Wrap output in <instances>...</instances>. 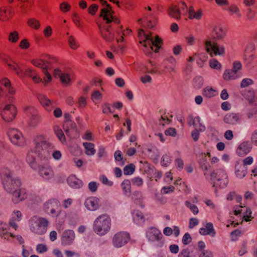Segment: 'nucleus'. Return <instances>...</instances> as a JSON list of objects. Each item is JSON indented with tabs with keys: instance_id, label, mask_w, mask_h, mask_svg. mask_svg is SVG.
<instances>
[{
	"instance_id": "f257e3e1",
	"label": "nucleus",
	"mask_w": 257,
	"mask_h": 257,
	"mask_svg": "<svg viewBox=\"0 0 257 257\" xmlns=\"http://www.w3.org/2000/svg\"><path fill=\"white\" fill-rule=\"evenodd\" d=\"M1 173L4 175L2 179L4 188L12 195L13 202L16 204L25 199L27 197V191L21 187L20 178L15 176L8 168H3Z\"/></svg>"
},
{
	"instance_id": "f03ea898",
	"label": "nucleus",
	"mask_w": 257,
	"mask_h": 257,
	"mask_svg": "<svg viewBox=\"0 0 257 257\" xmlns=\"http://www.w3.org/2000/svg\"><path fill=\"white\" fill-rule=\"evenodd\" d=\"M34 142L35 151L38 158L42 161H47L51 159V156L55 161H59L62 158L60 151L55 150L54 146L43 135L35 137Z\"/></svg>"
},
{
	"instance_id": "7ed1b4c3",
	"label": "nucleus",
	"mask_w": 257,
	"mask_h": 257,
	"mask_svg": "<svg viewBox=\"0 0 257 257\" xmlns=\"http://www.w3.org/2000/svg\"><path fill=\"white\" fill-rule=\"evenodd\" d=\"M111 225V220L110 217L106 214H103L94 220L93 229L97 234L103 236L109 231Z\"/></svg>"
},
{
	"instance_id": "20e7f679",
	"label": "nucleus",
	"mask_w": 257,
	"mask_h": 257,
	"mask_svg": "<svg viewBox=\"0 0 257 257\" xmlns=\"http://www.w3.org/2000/svg\"><path fill=\"white\" fill-rule=\"evenodd\" d=\"M49 223L46 218L34 216L29 221L30 229L34 233L42 235L46 232Z\"/></svg>"
},
{
	"instance_id": "39448f33",
	"label": "nucleus",
	"mask_w": 257,
	"mask_h": 257,
	"mask_svg": "<svg viewBox=\"0 0 257 257\" xmlns=\"http://www.w3.org/2000/svg\"><path fill=\"white\" fill-rule=\"evenodd\" d=\"M210 176L213 187L215 188H224L228 183V176L223 168L214 170Z\"/></svg>"
},
{
	"instance_id": "423d86ee",
	"label": "nucleus",
	"mask_w": 257,
	"mask_h": 257,
	"mask_svg": "<svg viewBox=\"0 0 257 257\" xmlns=\"http://www.w3.org/2000/svg\"><path fill=\"white\" fill-rule=\"evenodd\" d=\"M142 34L143 35L145 39L143 41H141L140 43L144 47L150 48L152 51L158 52L161 48L160 45L162 43V40L159 36H156L154 39L151 35L145 34L143 29H140L139 31V35L140 36Z\"/></svg>"
},
{
	"instance_id": "0eeeda50",
	"label": "nucleus",
	"mask_w": 257,
	"mask_h": 257,
	"mask_svg": "<svg viewBox=\"0 0 257 257\" xmlns=\"http://www.w3.org/2000/svg\"><path fill=\"white\" fill-rule=\"evenodd\" d=\"M54 59L50 56L46 55L43 59H35L32 61V64L42 69L45 74L44 80L46 82H49L51 80V74L48 72V65H51Z\"/></svg>"
},
{
	"instance_id": "6e6552de",
	"label": "nucleus",
	"mask_w": 257,
	"mask_h": 257,
	"mask_svg": "<svg viewBox=\"0 0 257 257\" xmlns=\"http://www.w3.org/2000/svg\"><path fill=\"white\" fill-rule=\"evenodd\" d=\"M60 202L58 199L51 198L46 201L43 204V210L48 215L52 217L58 216L60 212Z\"/></svg>"
},
{
	"instance_id": "1a4fd4ad",
	"label": "nucleus",
	"mask_w": 257,
	"mask_h": 257,
	"mask_svg": "<svg viewBox=\"0 0 257 257\" xmlns=\"http://www.w3.org/2000/svg\"><path fill=\"white\" fill-rule=\"evenodd\" d=\"M206 51L211 57L214 55L222 56L224 54V47L223 45H218L215 42L207 40L205 42Z\"/></svg>"
},
{
	"instance_id": "9d476101",
	"label": "nucleus",
	"mask_w": 257,
	"mask_h": 257,
	"mask_svg": "<svg viewBox=\"0 0 257 257\" xmlns=\"http://www.w3.org/2000/svg\"><path fill=\"white\" fill-rule=\"evenodd\" d=\"M146 236L149 242H156L160 246L163 244V235L161 231L156 227H151L148 228L146 232Z\"/></svg>"
},
{
	"instance_id": "9b49d317",
	"label": "nucleus",
	"mask_w": 257,
	"mask_h": 257,
	"mask_svg": "<svg viewBox=\"0 0 257 257\" xmlns=\"http://www.w3.org/2000/svg\"><path fill=\"white\" fill-rule=\"evenodd\" d=\"M37 170L38 175L45 181H49L54 177V171L52 167L48 164L40 165Z\"/></svg>"
},
{
	"instance_id": "f8f14e48",
	"label": "nucleus",
	"mask_w": 257,
	"mask_h": 257,
	"mask_svg": "<svg viewBox=\"0 0 257 257\" xmlns=\"http://www.w3.org/2000/svg\"><path fill=\"white\" fill-rule=\"evenodd\" d=\"M8 134L10 141L13 144L19 147L24 145L25 139L19 130L15 128L10 129Z\"/></svg>"
},
{
	"instance_id": "ddd939ff",
	"label": "nucleus",
	"mask_w": 257,
	"mask_h": 257,
	"mask_svg": "<svg viewBox=\"0 0 257 257\" xmlns=\"http://www.w3.org/2000/svg\"><path fill=\"white\" fill-rule=\"evenodd\" d=\"M130 239V235L126 232H119L116 233L112 238L114 246L119 248L124 245Z\"/></svg>"
},
{
	"instance_id": "4468645a",
	"label": "nucleus",
	"mask_w": 257,
	"mask_h": 257,
	"mask_svg": "<svg viewBox=\"0 0 257 257\" xmlns=\"http://www.w3.org/2000/svg\"><path fill=\"white\" fill-rule=\"evenodd\" d=\"M101 37L107 42H111L114 39V33L111 25L98 26Z\"/></svg>"
},
{
	"instance_id": "2eb2a0df",
	"label": "nucleus",
	"mask_w": 257,
	"mask_h": 257,
	"mask_svg": "<svg viewBox=\"0 0 257 257\" xmlns=\"http://www.w3.org/2000/svg\"><path fill=\"white\" fill-rule=\"evenodd\" d=\"M113 12L111 10V7L108 4H107L106 8H104L101 11L100 16L103 18V20L106 21L107 25H110L112 22H114L116 24L120 23L119 20L113 16Z\"/></svg>"
},
{
	"instance_id": "dca6fc26",
	"label": "nucleus",
	"mask_w": 257,
	"mask_h": 257,
	"mask_svg": "<svg viewBox=\"0 0 257 257\" xmlns=\"http://www.w3.org/2000/svg\"><path fill=\"white\" fill-rule=\"evenodd\" d=\"M17 114L16 108L12 104H7L1 112L3 119L7 122L12 121Z\"/></svg>"
},
{
	"instance_id": "f3484780",
	"label": "nucleus",
	"mask_w": 257,
	"mask_h": 257,
	"mask_svg": "<svg viewBox=\"0 0 257 257\" xmlns=\"http://www.w3.org/2000/svg\"><path fill=\"white\" fill-rule=\"evenodd\" d=\"M75 238V234L73 230L67 229L65 230L61 237V243L63 245L71 244Z\"/></svg>"
},
{
	"instance_id": "a211bd4d",
	"label": "nucleus",
	"mask_w": 257,
	"mask_h": 257,
	"mask_svg": "<svg viewBox=\"0 0 257 257\" xmlns=\"http://www.w3.org/2000/svg\"><path fill=\"white\" fill-rule=\"evenodd\" d=\"M8 92L10 95L15 94V91L12 87L10 81L7 78L3 79L0 81V95Z\"/></svg>"
},
{
	"instance_id": "6ab92c4d",
	"label": "nucleus",
	"mask_w": 257,
	"mask_h": 257,
	"mask_svg": "<svg viewBox=\"0 0 257 257\" xmlns=\"http://www.w3.org/2000/svg\"><path fill=\"white\" fill-rule=\"evenodd\" d=\"M25 111L28 115H31L29 124L32 127L35 126L39 121V117L35 114L36 109L33 106H26Z\"/></svg>"
},
{
	"instance_id": "aec40b11",
	"label": "nucleus",
	"mask_w": 257,
	"mask_h": 257,
	"mask_svg": "<svg viewBox=\"0 0 257 257\" xmlns=\"http://www.w3.org/2000/svg\"><path fill=\"white\" fill-rule=\"evenodd\" d=\"M84 205L88 210H96L99 206V200L96 197H88L85 200Z\"/></svg>"
},
{
	"instance_id": "412c9836",
	"label": "nucleus",
	"mask_w": 257,
	"mask_h": 257,
	"mask_svg": "<svg viewBox=\"0 0 257 257\" xmlns=\"http://www.w3.org/2000/svg\"><path fill=\"white\" fill-rule=\"evenodd\" d=\"M251 149V143L249 141H244L238 146L236 152L239 156H243L249 153Z\"/></svg>"
},
{
	"instance_id": "4be33fe9",
	"label": "nucleus",
	"mask_w": 257,
	"mask_h": 257,
	"mask_svg": "<svg viewBox=\"0 0 257 257\" xmlns=\"http://www.w3.org/2000/svg\"><path fill=\"white\" fill-rule=\"evenodd\" d=\"M53 75L56 78H59L61 83L64 84H68L71 81L69 73L63 72L59 68L54 70Z\"/></svg>"
},
{
	"instance_id": "5701e85b",
	"label": "nucleus",
	"mask_w": 257,
	"mask_h": 257,
	"mask_svg": "<svg viewBox=\"0 0 257 257\" xmlns=\"http://www.w3.org/2000/svg\"><path fill=\"white\" fill-rule=\"evenodd\" d=\"M241 115L238 113L229 112L227 113L223 119L226 123L234 125L240 121Z\"/></svg>"
},
{
	"instance_id": "b1692460",
	"label": "nucleus",
	"mask_w": 257,
	"mask_h": 257,
	"mask_svg": "<svg viewBox=\"0 0 257 257\" xmlns=\"http://www.w3.org/2000/svg\"><path fill=\"white\" fill-rule=\"evenodd\" d=\"M247 168L243 164H242L241 161H237L235 165V174L239 179H242L247 174Z\"/></svg>"
},
{
	"instance_id": "393cba45",
	"label": "nucleus",
	"mask_w": 257,
	"mask_h": 257,
	"mask_svg": "<svg viewBox=\"0 0 257 257\" xmlns=\"http://www.w3.org/2000/svg\"><path fill=\"white\" fill-rule=\"evenodd\" d=\"M201 118L199 116L193 117L190 115L189 117L188 124L191 126L193 125L195 128H199L200 132H203L205 130V126L201 122Z\"/></svg>"
},
{
	"instance_id": "a878e982",
	"label": "nucleus",
	"mask_w": 257,
	"mask_h": 257,
	"mask_svg": "<svg viewBox=\"0 0 257 257\" xmlns=\"http://www.w3.org/2000/svg\"><path fill=\"white\" fill-rule=\"evenodd\" d=\"M199 233L202 235H210L214 237L216 235V232L213 227V224L211 222L207 223L205 227L201 228L199 229Z\"/></svg>"
},
{
	"instance_id": "bb28decb",
	"label": "nucleus",
	"mask_w": 257,
	"mask_h": 257,
	"mask_svg": "<svg viewBox=\"0 0 257 257\" xmlns=\"http://www.w3.org/2000/svg\"><path fill=\"white\" fill-rule=\"evenodd\" d=\"M34 154L37 155L35 151V148L33 150H31L28 153L26 157V161L32 169L34 170H37L39 165L37 163Z\"/></svg>"
},
{
	"instance_id": "cd10ccee",
	"label": "nucleus",
	"mask_w": 257,
	"mask_h": 257,
	"mask_svg": "<svg viewBox=\"0 0 257 257\" xmlns=\"http://www.w3.org/2000/svg\"><path fill=\"white\" fill-rule=\"evenodd\" d=\"M67 182L70 187L75 189L80 188L83 185L82 181L74 175H71L68 177Z\"/></svg>"
},
{
	"instance_id": "c85d7f7f",
	"label": "nucleus",
	"mask_w": 257,
	"mask_h": 257,
	"mask_svg": "<svg viewBox=\"0 0 257 257\" xmlns=\"http://www.w3.org/2000/svg\"><path fill=\"white\" fill-rule=\"evenodd\" d=\"M38 99L46 110L51 111L52 110L53 108L52 102L46 96L43 94H39L38 95Z\"/></svg>"
},
{
	"instance_id": "c756f323",
	"label": "nucleus",
	"mask_w": 257,
	"mask_h": 257,
	"mask_svg": "<svg viewBox=\"0 0 257 257\" xmlns=\"http://www.w3.org/2000/svg\"><path fill=\"white\" fill-rule=\"evenodd\" d=\"M134 223L137 225H141L145 221V218L143 213L138 210H135L132 212Z\"/></svg>"
},
{
	"instance_id": "7c9ffc66",
	"label": "nucleus",
	"mask_w": 257,
	"mask_h": 257,
	"mask_svg": "<svg viewBox=\"0 0 257 257\" xmlns=\"http://www.w3.org/2000/svg\"><path fill=\"white\" fill-rule=\"evenodd\" d=\"M242 95L250 103H254L255 104H257V96H255V92L252 89H249L246 90L242 93Z\"/></svg>"
},
{
	"instance_id": "2f4dec72",
	"label": "nucleus",
	"mask_w": 257,
	"mask_h": 257,
	"mask_svg": "<svg viewBox=\"0 0 257 257\" xmlns=\"http://www.w3.org/2000/svg\"><path fill=\"white\" fill-rule=\"evenodd\" d=\"M131 182L128 179L123 180L121 184V187L125 196L129 197L131 193Z\"/></svg>"
},
{
	"instance_id": "473e14b6",
	"label": "nucleus",
	"mask_w": 257,
	"mask_h": 257,
	"mask_svg": "<svg viewBox=\"0 0 257 257\" xmlns=\"http://www.w3.org/2000/svg\"><path fill=\"white\" fill-rule=\"evenodd\" d=\"M65 131L66 135L72 138L71 132L77 131V126L73 121H69L68 122L65 123Z\"/></svg>"
},
{
	"instance_id": "72a5a7b5",
	"label": "nucleus",
	"mask_w": 257,
	"mask_h": 257,
	"mask_svg": "<svg viewBox=\"0 0 257 257\" xmlns=\"http://www.w3.org/2000/svg\"><path fill=\"white\" fill-rule=\"evenodd\" d=\"M212 35L215 39L221 40L224 38L225 33L221 27L216 26L213 28Z\"/></svg>"
},
{
	"instance_id": "f704fd0d",
	"label": "nucleus",
	"mask_w": 257,
	"mask_h": 257,
	"mask_svg": "<svg viewBox=\"0 0 257 257\" xmlns=\"http://www.w3.org/2000/svg\"><path fill=\"white\" fill-rule=\"evenodd\" d=\"M168 14L177 20H179L181 18V12L177 6H172L168 9Z\"/></svg>"
},
{
	"instance_id": "c9c22d12",
	"label": "nucleus",
	"mask_w": 257,
	"mask_h": 257,
	"mask_svg": "<svg viewBox=\"0 0 257 257\" xmlns=\"http://www.w3.org/2000/svg\"><path fill=\"white\" fill-rule=\"evenodd\" d=\"M189 19L196 20H200L202 16V12L201 10H199L197 12H195L194 8L191 7L188 10Z\"/></svg>"
},
{
	"instance_id": "e433bc0d",
	"label": "nucleus",
	"mask_w": 257,
	"mask_h": 257,
	"mask_svg": "<svg viewBox=\"0 0 257 257\" xmlns=\"http://www.w3.org/2000/svg\"><path fill=\"white\" fill-rule=\"evenodd\" d=\"M237 77V72L232 69L226 70L223 75V78L225 80H234Z\"/></svg>"
},
{
	"instance_id": "4c0bfd02",
	"label": "nucleus",
	"mask_w": 257,
	"mask_h": 257,
	"mask_svg": "<svg viewBox=\"0 0 257 257\" xmlns=\"http://www.w3.org/2000/svg\"><path fill=\"white\" fill-rule=\"evenodd\" d=\"M83 146L85 150V154L88 156H93L95 152L94 145L91 143L85 142L83 143Z\"/></svg>"
},
{
	"instance_id": "58836bf2",
	"label": "nucleus",
	"mask_w": 257,
	"mask_h": 257,
	"mask_svg": "<svg viewBox=\"0 0 257 257\" xmlns=\"http://www.w3.org/2000/svg\"><path fill=\"white\" fill-rule=\"evenodd\" d=\"M54 131L59 141L63 144L66 143V138L62 130L57 125L54 126Z\"/></svg>"
},
{
	"instance_id": "ea45409f",
	"label": "nucleus",
	"mask_w": 257,
	"mask_h": 257,
	"mask_svg": "<svg viewBox=\"0 0 257 257\" xmlns=\"http://www.w3.org/2000/svg\"><path fill=\"white\" fill-rule=\"evenodd\" d=\"M172 162V156L170 153H166L164 155L161 160V164L163 167L168 166Z\"/></svg>"
},
{
	"instance_id": "a19ab883",
	"label": "nucleus",
	"mask_w": 257,
	"mask_h": 257,
	"mask_svg": "<svg viewBox=\"0 0 257 257\" xmlns=\"http://www.w3.org/2000/svg\"><path fill=\"white\" fill-rule=\"evenodd\" d=\"M199 163L201 169L204 171H207L208 169V163L206 159V155L205 153H202L200 155V159Z\"/></svg>"
},
{
	"instance_id": "79ce46f5",
	"label": "nucleus",
	"mask_w": 257,
	"mask_h": 257,
	"mask_svg": "<svg viewBox=\"0 0 257 257\" xmlns=\"http://www.w3.org/2000/svg\"><path fill=\"white\" fill-rule=\"evenodd\" d=\"M227 10L231 15H235L238 18H240L241 17L240 10L235 5L232 4L229 6L228 7Z\"/></svg>"
},
{
	"instance_id": "37998d69",
	"label": "nucleus",
	"mask_w": 257,
	"mask_h": 257,
	"mask_svg": "<svg viewBox=\"0 0 257 257\" xmlns=\"http://www.w3.org/2000/svg\"><path fill=\"white\" fill-rule=\"evenodd\" d=\"M114 157L115 161L119 162V165H124L126 159L123 158L120 151H116L114 154Z\"/></svg>"
},
{
	"instance_id": "c03bdc74",
	"label": "nucleus",
	"mask_w": 257,
	"mask_h": 257,
	"mask_svg": "<svg viewBox=\"0 0 257 257\" xmlns=\"http://www.w3.org/2000/svg\"><path fill=\"white\" fill-rule=\"evenodd\" d=\"M204 82L203 79L201 76H197L193 79V84L196 89H199L202 86Z\"/></svg>"
},
{
	"instance_id": "a18cd8bd",
	"label": "nucleus",
	"mask_w": 257,
	"mask_h": 257,
	"mask_svg": "<svg viewBox=\"0 0 257 257\" xmlns=\"http://www.w3.org/2000/svg\"><path fill=\"white\" fill-rule=\"evenodd\" d=\"M185 204L188 208H189L193 214L196 215L198 213L199 209L196 205L192 204L191 202L188 200L185 201Z\"/></svg>"
},
{
	"instance_id": "49530a36",
	"label": "nucleus",
	"mask_w": 257,
	"mask_h": 257,
	"mask_svg": "<svg viewBox=\"0 0 257 257\" xmlns=\"http://www.w3.org/2000/svg\"><path fill=\"white\" fill-rule=\"evenodd\" d=\"M203 95L207 98H211L215 95V90L212 88L206 87L203 89Z\"/></svg>"
},
{
	"instance_id": "de8ad7c7",
	"label": "nucleus",
	"mask_w": 257,
	"mask_h": 257,
	"mask_svg": "<svg viewBox=\"0 0 257 257\" xmlns=\"http://www.w3.org/2000/svg\"><path fill=\"white\" fill-rule=\"evenodd\" d=\"M28 25L35 29H38L40 27V23L35 19L31 18L28 21Z\"/></svg>"
},
{
	"instance_id": "09e8293b",
	"label": "nucleus",
	"mask_w": 257,
	"mask_h": 257,
	"mask_svg": "<svg viewBox=\"0 0 257 257\" xmlns=\"http://www.w3.org/2000/svg\"><path fill=\"white\" fill-rule=\"evenodd\" d=\"M135 170V166L133 164H130L125 166L123 168V173L126 175H132Z\"/></svg>"
},
{
	"instance_id": "8fccbe9b",
	"label": "nucleus",
	"mask_w": 257,
	"mask_h": 257,
	"mask_svg": "<svg viewBox=\"0 0 257 257\" xmlns=\"http://www.w3.org/2000/svg\"><path fill=\"white\" fill-rule=\"evenodd\" d=\"M252 211L249 208H244V211L243 212V218L246 221H249L250 220V218H252L251 217Z\"/></svg>"
},
{
	"instance_id": "3c124183",
	"label": "nucleus",
	"mask_w": 257,
	"mask_h": 257,
	"mask_svg": "<svg viewBox=\"0 0 257 257\" xmlns=\"http://www.w3.org/2000/svg\"><path fill=\"white\" fill-rule=\"evenodd\" d=\"M209 65L211 68L216 70H219L221 67V64L214 59H212L210 60Z\"/></svg>"
},
{
	"instance_id": "603ef678",
	"label": "nucleus",
	"mask_w": 257,
	"mask_h": 257,
	"mask_svg": "<svg viewBox=\"0 0 257 257\" xmlns=\"http://www.w3.org/2000/svg\"><path fill=\"white\" fill-rule=\"evenodd\" d=\"M253 83V81L250 78H244L242 80L240 83L241 88H245L248 86L252 85Z\"/></svg>"
},
{
	"instance_id": "864d4df0",
	"label": "nucleus",
	"mask_w": 257,
	"mask_h": 257,
	"mask_svg": "<svg viewBox=\"0 0 257 257\" xmlns=\"http://www.w3.org/2000/svg\"><path fill=\"white\" fill-rule=\"evenodd\" d=\"M8 66L10 68L14 71L18 75L22 76L23 75V70L17 65H13L11 64H9Z\"/></svg>"
},
{
	"instance_id": "5fc2aeb1",
	"label": "nucleus",
	"mask_w": 257,
	"mask_h": 257,
	"mask_svg": "<svg viewBox=\"0 0 257 257\" xmlns=\"http://www.w3.org/2000/svg\"><path fill=\"white\" fill-rule=\"evenodd\" d=\"M175 163L177 169L181 171L184 168V162L181 158H177L175 160Z\"/></svg>"
},
{
	"instance_id": "6e6d98bb",
	"label": "nucleus",
	"mask_w": 257,
	"mask_h": 257,
	"mask_svg": "<svg viewBox=\"0 0 257 257\" xmlns=\"http://www.w3.org/2000/svg\"><path fill=\"white\" fill-rule=\"evenodd\" d=\"M99 179L101 183L104 185H107L108 186H112L113 184V182L109 180L104 175L100 176Z\"/></svg>"
},
{
	"instance_id": "4d7b16f0",
	"label": "nucleus",
	"mask_w": 257,
	"mask_h": 257,
	"mask_svg": "<svg viewBox=\"0 0 257 257\" xmlns=\"http://www.w3.org/2000/svg\"><path fill=\"white\" fill-rule=\"evenodd\" d=\"M143 180L140 177H135L132 179V182L134 185L141 186L143 184Z\"/></svg>"
},
{
	"instance_id": "13d9d810",
	"label": "nucleus",
	"mask_w": 257,
	"mask_h": 257,
	"mask_svg": "<svg viewBox=\"0 0 257 257\" xmlns=\"http://www.w3.org/2000/svg\"><path fill=\"white\" fill-rule=\"evenodd\" d=\"M12 219L19 221L22 219V213L19 210H15L12 215Z\"/></svg>"
},
{
	"instance_id": "bf43d9fd",
	"label": "nucleus",
	"mask_w": 257,
	"mask_h": 257,
	"mask_svg": "<svg viewBox=\"0 0 257 257\" xmlns=\"http://www.w3.org/2000/svg\"><path fill=\"white\" fill-rule=\"evenodd\" d=\"M36 250L39 253H43L48 250V248L44 244H38L36 246Z\"/></svg>"
},
{
	"instance_id": "052dcab7",
	"label": "nucleus",
	"mask_w": 257,
	"mask_h": 257,
	"mask_svg": "<svg viewBox=\"0 0 257 257\" xmlns=\"http://www.w3.org/2000/svg\"><path fill=\"white\" fill-rule=\"evenodd\" d=\"M69 46L73 49H76L79 45L76 43L74 38L72 36H70L68 39Z\"/></svg>"
},
{
	"instance_id": "680f3d73",
	"label": "nucleus",
	"mask_w": 257,
	"mask_h": 257,
	"mask_svg": "<svg viewBox=\"0 0 257 257\" xmlns=\"http://www.w3.org/2000/svg\"><path fill=\"white\" fill-rule=\"evenodd\" d=\"M19 39V35L18 33L15 31L14 32L11 33L9 35V40L10 42L15 43Z\"/></svg>"
},
{
	"instance_id": "e2e57ef3",
	"label": "nucleus",
	"mask_w": 257,
	"mask_h": 257,
	"mask_svg": "<svg viewBox=\"0 0 257 257\" xmlns=\"http://www.w3.org/2000/svg\"><path fill=\"white\" fill-rule=\"evenodd\" d=\"M242 208H244V207L240 205H235L233 207L234 213L236 215H240L241 214H243L244 209Z\"/></svg>"
},
{
	"instance_id": "0e129e2a",
	"label": "nucleus",
	"mask_w": 257,
	"mask_h": 257,
	"mask_svg": "<svg viewBox=\"0 0 257 257\" xmlns=\"http://www.w3.org/2000/svg\"><path fill=\"white\" fill-rule=\"evenodd\" d=\"M192 240V238L189 233H185L182 238V242L184 244H189Z\"/></svg>"
},
{
	"instance_id": "69168bd1",
	"label": "nucleus",
	"mask_w": 257,
	"mask_h": 257,
	"mask_svg": "<svg viewBox=\"0 0 257 257\" xmlns=\"http://www.w3.org/2000/svg\"><path fill=\"white\" fill-rule=\"evenodd\" d=\"M174 190L175 187L173 186L164 187L161 190V192L163 194H167L173 192Z\"/></svg>"
},
{
	"instance_id": "338daca9",
	"label": "nucleus",
	"mask_w": 257,
	"mask_h": 257,
	"mask_svg": "<svg viewBox=\"0 0 257 257\" xmlns=\"http://www.w3.org/2000/svg\"><path fill=\"white\" fill-rule=\"evenodd\" d=\"M71 6L66 2H63L60 6L61 11L64 13L69 11L70 9Z\"/></svg>"
},
{
	"instance_id": "774afa93",
	"label": "nucleus",
	"mask_w": 257,
	"mask_h": 257,
	"mask_svg": "<svg viewBox=\"0 0 257 257\" xmlns=\"http://www.w3.org/2000/svg\"><path fill=\"white\" fill-rule=\"evenodd\" d=\"M190 251L187 248H184L179 252L178 257H190Z\"/></svg>"
}]
</instances>
